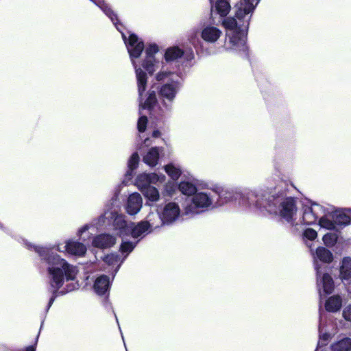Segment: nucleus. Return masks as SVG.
Segmentation results:
<instances>
[{
	"label": "nucleus",
	"mask_w": 351,
	"mask_h": 351,
	"mask_svg": "<svg viewBox=\"0 0 351 351\" xmlns=\"http://www.w3.org/2000/svg\"><path fill=\"white\" fill-rule=\"evenodd\" d=\"M141 192L151 202H157L160 199L159 191L156 187L150 186L141 191Z\"/></svg>",
	"instance_id": "28"
},
{
	"label": "nucleus",
	"mask_w": 351,
	"mask_h": 351,
	"mask_svg": "<svg viewBox=\"0 0 351 351\" xmlns=\"http://www.w3.org/2000/svg\"><path fill=\"white\" fill-rule=\"evenodd\" d=\"M123 260L124 258L120 261L119 256L115 254H108L104 258V261L109 265H114L119 263V267L123 262Z\"/></svg>",
	"instance_id": "32"
},
{
	"label": "nucleus",
	"mask_w": 351,
	"mask_h": 351,
	"mask_svg": "<svg viewBox=\"0 0 351 351\" xmlns=\"http://www.w3.org/2000/svg\"><path fill=\"white\" fill-rule=\"evenodd\" d=\"M126 237H121L122 238V243L120 247V251L122 254H125L124 259L134 250L137 243V242L128 241Z\"/></svg>",
	"instance_id": "30"
},
{
	"label": "nucleus",
	"mask_w": 351,
	"mask_h": 351,
	"mask_svg": "<svg viewBox=\"0 0 351 351\" xmlns=\"http://www.w3.org/2000/svg\"><path fill=\"white\" fill-rule=\"evenodd\" d=\"M340 278L342 280L351 278V258L346 257L343 259L340 268Z\"/></svg>",
	"instance_id": "22"
},
{
	"label": "nucleus",
	"mask_w": 351,
	"mask_h": 351,
	"mask_svg": "<svg viewBox=\"0 0 351 351\" xmlns=\"http://www.w3.org/2000/svg\"><path fill=\"white\" fill-rule=\"evenodd\" d=\"M159 158V148L152 147L143 157V161L149 166L154 167L157 165Z\"/></svg>",
	"instance_id": "23"
},
{
	"label": "nucleus",
	"mask_w": 351,
	"mask_h": 351,
	"mask_svg": "<svg viewBox=\"0 0 351 351\" xmlns=\"http://www.w3.org/2000/svg\"><path fill=\"white\" fill-rule=\"evenodd\" d=\"M110 282L106 276L98 277L94 284V289L99 295L104 294L109 289Z\"/></svg>",
	"instance_id": "20"
},
{
	"label": "nucleus",
	"mask_w": 351,
	"mask_h": 351,
	"mask_svg": "<svg viewBox=\"0 0 351 351\" xmlns=\"http://www.w3.org/2000/svg\"><path fill=\"white\" fill-rule=\"evenodd\" d=\"M319 337L323 340H327L329 338L330 334L327 333L324 330V326L322 323V317L321 316H320V322H319Z\"/></svg>",
	"instance_id": "38"
},
{
	"label": "nucleus",
	"mask_w": 351,
	"mask_h": 351,
	"mask_svg": "<svg viewBox=\"0 0 351 351\" xmlns=\"http://www.w3.org/2000/svg\"><path fill=\"white\" fill-rule=\"evenodd\" d=\"M183 56H184L187 60H191L194 58V54L191 49L184 55V51L178 47H173L166 50L165 58L166 62H171L176 60Z\"/></svg>",
	"instance_id": "17"
},
{
	"label": "nucleus",
	"mask_w": 351,
	"mask_h": 351,
	"mask_svg": "<svg viewBox=\"0 0 351 351\" xmlns=\"http://www.w3.org/2000/svg\"><path fill=\"white\" fill-rule=\"evenodd\" d=\"M342 305V300L340 296L334 295L328 298L325 304L326 311L330 312L338 311Z\"/></svg>",
	"instance_id": "24"
},
{
	"label": "nucleus",
	"mask_w": 351,
	"mask_h": 351,
	"mask_svg": "<svg viewBox=\"0 0 351 351\" xmlns=\"http://www.w3.org/2000/svg\"><path fill=\"white\" fill-rule=\"evenodd\" d=\"M260 0H241L235 6V18H228L223 21L226 28L238 29L241 35L247 30L252 14Z\"/></svg>",
	"instance_id": "5"
},
{
	"label": "nucleus",
	"mask_w": 351,
	"mask_h": 351,
	"mask_svg": "<svg viewBox=\"0 0 351 351\" xmlns=\"http://www.w3.org/2000/svg\"><path fill=\"white\" fill-rule=\"evenodd\" d=\"M223 35V32L217 26L212 24L204 25L200 31L191 29L188 34V40L198 51L204 50V44L215 45Z\"/></svg>",
	"instance_id": "7"
},
{
	"label": "nucleus",
	"mask_w": 351,
	"mask_h": 351,
	"mask_svg": "<svg viewBox=\"0 0 351 351\" xmlns=\"http://www.w3.org/2000/svg\"><path fill=\"white\" fill-rule=\"evenodd\" d=\"M158 47L155 43H150L145 49V58L142 62V66L149 73L152 74L158 67V61H156L154 55L158 51Z\"/></svg>",
	"instance_id": "11"
},
{
	"label": "nucleus",
	"mask_w": 351,
	"mask_h": 351,
	"mask_svg": "<svg viewBox=\"0 0 351 351\" xmlns=\"http://www.w3.org/2000/svg\"><path fill=\"white\" fill-rule=\"evenodd\" d=\"M332 215H328L325 209V215L319 217V224L322 228L328 230H337L335 219H330Z\"/></svg>",
	"instance_id": "26"
},
{
	"label": "nucleus",
	"mask_w": 351,
	"mask_h": 351,
	"mask_svg": "<svg viewBox=\"0 0 351 351\" xmlns=\"http://www.w3.org/2000/svg\"><path fill=\"white\" fill-rule=\"evenodd\" d=\"M315 267L317 270V284L319 295L330 293L334 288L332 278L328 274H324L319 267L317 261H315Z\"/></svg>",
	"instance_id": "10"
},
{
	"label": "nucleus",
	"mask_w": 351,
	"mask_h": 351,
	"mask_svg": "<svg viewBox=\"0 0 351 351\" xmlns=\"http://www.w3.org/2000/svg\"><path fill=\"white\" fill-rule=\"evenodd\" d=\"M139 157L137 153H134L132 156L130 157L129 161H128V168L129 171L127 172L128 174L130 176L131 175V172L133 169H134L138 162Z\"/></svg>",
	"instance_id": "33"
},
{
	"label": "nucleus",
	"mask_w": 351,
	"mask_h": 351,
	"mask_svg": "<svg viewBox=\"0 0 351 351\" xmlns=\"http://www.w3.org/2000/svg\"><path fill=\"white\" fill-rule=\"evenodd\" d=\"M142 205L143 199L141 195L138 193H134L128 197L125 208L129 215H133L140 211Z\"/></svg>",
	"instance_id": "16"
},
{
	"label": "nucleus",
	"mask_w": 351,
	"mask_h": 351,
	"mask_svg": "<svg viewBox=\"0 0 351 351\" xmlns=\"http://www.w3.org/2000/svg\"><path fill=\"white\" fill-rule=\"evenodd\" d=\"M230 193L221 195L216 191L195 193L185 202L184 210L186 214H198L210 207L221 206L229 201Z\"/></svg>",
	"instance_id": "4"
},
{
	"label": "nucleus",
	"mask_w": 351,
	"mask_h": 351,
	"mask_svg": "<svg viewBox=\"0 0 351 351\" xmlns=\"http://www.w3.org/2000/svg\"><path fill=\"white\" fill-rule=\"evenodd\" d=\"M304 237L310 241H313L317 238V233L312 228H307L304 232Z\"/></svg>",
	"instance_id": "37"
},
{
	"label": "nucleus",
	"mask_w": 351,
	"mask_h": 351,
	"mask_svg": "<svg viewBox=\"0 0 351 351\" xmlns=\"http://www.w3.org/2000/svg\"><path fill=\"white\" fill-rule=\"evenodd\" d=\"M140 108L150 109L156 103L154 91L152 89H140L139 91Z\"/></svg>",
	"instance_id": "15"
},
{
	"label": "nucleus",
	"mask_w": 351,
	"mask_h": 351,
	"mask_svg": "<svg viewBox=\"0 0 351 351\" xmlns=\"http://www.w3.org/2000/svg\"><path fill=\"white\" fill-rule=\"evenodd\" d=\"M325 215V208L318 204L313 203L311 206L304 205L302 208V216L296 219L295 225L313 224L317 221L319 217Z\"/></svg>",
	"instance_id": "8"
},
{
	"label": "nucleus",
	"mask_w": 351,
	"mask_h": 351,
	"mask_svg": "<svg viewBox=\"0 0 351 351\" xmlns=\"http://www.w3.org/2000/svg\"><path fill=\"white\" fill-rule=\"evenodd\" d=\"M332 351H350L351 338L343 337L331 345Z\"/></svg>",
	"instance_id": "21"
},
{
	"label": "nucleus",
	"mask_w": 351,
	"mask_h": 351,
	"mask_svg": "<svg viewBox=\"0 0 351 351\" xmlns=\"http://www.w3.org/2000/svg\"><path fill=\"white\" fill-rule=\"evenodd\" d=\"M241 0L237 3H236L233 8L234 13L233 16H227L231 10L230 0H215V3L211 5V12H215L221 18H223L221 21V25L226 30V36L229 39L227 43V49L237 51L241 50L244 47L246 42V36L249 26L247 27V30L245 32V34L241 35V33L238 29H236V28L232 29L226 28L223 23L226 19L228 18H235V6Z\"/></svg>",
	"instance_id": "3"
},
{
	"label": "nucleus",
	"mask_w": 351,
	"mask_h": 351,
	"mask_svg": "<svg viewBox=\"0 0 351 351\" xmlns=\"http://www.w3.org/2000/svg\"><path fill=\"white\" fill-rule=\"evenodd\" d=\"M152 135H153L154 137H156V138L160 136V132L158 131V130L154 131Z\"/></svg>",
	"instance_id": "44"
},
{
	"label": "nucleus",
	"mask_w": 351,
	"mask_h": 351,
	"mask_svg": "<svg viewBox=\"0 0 351 351\" xmlns=\"http://www.w3.org/2000/svg\"><path fill=\"white\" fill-rule=\"evenodd\" d=\"M332 219H335V223L337 228L338 226H346L350 223V218L348 215L341 211H336L332 215Z\"/></svg>",
	"instance_id": "25"
},
{
	"label": "nucleus",
	"mask_w": 351,
	"mask_h": 351,
	"mask_svg": "<svg viewBox=\"0 0 351 351\" xmlns=\"http://www.w3.org/2000/svg\"><path fill=\"white\" fill-rule=\"evenodd\" d=\"M45 263L49 283L53 295L50 298L48 308L56 298V293L62 286L64 280H73L77 274L76 267L68 263L59 255L53 254L51 248L32 246Z\"/></svg>",
	"instance_id": "1"
},
{
	"label": "nucleus",
	"mask_w": 351,
	"mask_h": 351,
	"mask_svg": "<svg viewBox=\"0 0 351 351\" xmlns=\"http://www.w3.org/2000/svg\"><path fill=\"white\" fill-rule=\"evenodd\" d=\"M173 191V185L171 183H168L165 185V191L167 195H171Z\"/></svg>",
	"instance_id": "40"
},
{
	"label": "nucleus",
	"mask_w": 351,
	"mask_h": 351,
	"mask_svg": "<svg viewBox=\"0 0 351 351\" xmlns=\"http://www.w3.org/2000/svg\"><path fill=\"white\" fill-rule=\"evenodd\" d=\"M119 211L118 206L116 208H111L105 211L104 217L114 220V230L119 237L131 234L133 238H138L149 229L147 223L144 221L138 223L136 226H134L133 223H128L124 216L118 213Z\"/></svg>",
	"instance_id": "6"
},
{
	"label": "nucleus",
	"mask_w": 351,
	"mask_h": 351,
	"mask_svg": "<svg viewBox=\"0 0 351 351\" xmlns=\"http://www.w3.org/2000/svg\"><path fill=\"white\" fill-rule=\"evenodd\" d=\"M210 5H212L213 3H215V0H209Z\"/></svg>",
	"instance_id": "45"
},
{
	"label": "nucleus",
	"mask_w": 351,
	"mask_h": 351,
	"mask_svg": "<svg viewBox=\"0 0 351 351\" xmlns=\"http://www.w3.org/2000/svg\"><path fill=\"white\" fill-rule=\"evenodd\" d=\"M343 317L346 320L351 322V304L344 308Z\"/></svg>",
	"instance_id": "39"
},
{
	"label": "nucleus",
	"mask_w": 351,
	"mask_h": 351,
	"mask_svg": "<svg viewBox=\"0 0 351 351\" xmlns=\"http://www.w3.org/2000/svg\"><path fill=\"white\" fill-rule=\"evenodd\" d=\"M180 213V207L176 203L170 202L165 205L162 212V219L165 224L175 221L179 217Z\"/></svg>",
	"instance_id": "14"
},
{
	"label": "nucleus",
	"mask_w": 351,
	"mask_h": 351,
	"mask_svg": "<svg viewBox=\"0 0 351 351\" xmlns=\"http://www.w3.org/2000/svg\"><path fill=\"white\" fill-rule=\"evenodd\" d=\"M89 228V226L88 225H86L84 226V227H82L80 230H79V234H82L83 232H84L85 231L88 230Z\"/></svg>",
	"instance_id": "41"
},
{
	"label": "nucleus",
	"mask_w": 351,
	"mask_h": 351,
	"mask_svg": "<svg viewBox=\"0 0 351 351\" xmlns=\"http://www.w3.org/2000/svg\"><path fill=\"white\" fill-rule=\"evenodd\" d=\"M144 144L146 145V146H148L151 144V141H150V139L149 138H147L145 139L144 141Z\"/></svg>",
	"instance_id": "42"
},
{
	"label": "nucleus",
	"mask_w": 351,
	"mask_h": 351,
	"mask_svg": "<svg viewBox=\"0 0 351 351\" xmlns=\"http://www.w3.org/2000/svg\"><path fill=\"white\" fill-rule=\"evenodd\" d=\"M160 96L163 100L171 101L176 96L175 89H160Z\"/></svg>",
	"instance_id": "34"
},
{
	"label": "nucleus",
	"mask_w": 351,
	"mask_h": 351,
	"mask_svg": "<svg viewBox=\"0 0 351 351\" xmlns=\"http://www.w3.org/2000/svg\"><path fill=\"white\" fill-rule=\"evenodd\" d=\"M144 222L147 223L148 228H150L152 230L165 224L162 213L160 214L159 213H150L147 216V220L144 221Z\"/></svg>",
	"instance_id": "19"
},
{
	"label": "nucleus",
	"mask_w": 351,
	"mask_h": 351,
	"mask_svg": "<svg viewBox=\"0 0 351 351\" xmlns=\"http://www.w3.org/2000/svg\"><path fill=\"white\" fill-rule=\"evenodd\" d=\"M166 173L174 180L179 178L181 175L182 171L180 167L176 166L173 164H169L165 167Z\"/></svg>",
	"instance_id": "31"
},
{
	"label": "nucleus",
	"mask_w": 351,
	"mask_h": 351,
	"mask_svg": "<svg viewBox=\"0 0 351 351\" xmlns=\"http://www.w3.org/2000/svg\"><path fill=\"white\" fill-rule=\"evenodd\" d=\"M178 188L182 193L186 195H193L197 191L195 185L190 181H181Z\"/></svg>",
	"instance_id": "27"
},
{
	"label": "nucleus",
	"mask_w": 351,
	"mask_h": 351,
	"mask_svg": "<svg viewBox=\"0 0 351 351\" xmlns=\"http://www.w3.org/2000/svg\"><path fill=\"white\" fill-rule=\"evenodd\" d=\"M165 180V176L164 175H158L154 173H142L138 176L136 180V185L141 191L147 187L150 186V184L162 183Z\"/></svg>",
	"instance_id": "13"
},
{
	"label": "nucleus",
	"mask_w": 351,
	"mask_h": 351,
	"mask_svg": "<svg viewBox=\"0 0 351 351\" xmlns=\"http://www.w3.org/2000/svg\"><path fill=\"white\" fill-rule=\"evenodd\" d=\"M239 204L243 206H254L260 210H265L270 213H276L278 204L279 215L288 223L295 225L296 207L294 199L291 197L280 199L267 195L261 190L250 191L241 197Z\"/></svg>",
	"instance_id": "2"
},
{
	"label": "nucleus",
	"mask_w": 351,
	"mask_h": 351,
	"mask_svg": "<svg viewBox=\"0 0 351 351\" xmlns=\"http://www.w3.org/2000/svg\"><path fill=\"white\" fill-rule=\"evenodd\" d=\"M147 123V118L145 116H141L138 119L137 128L140 132L145 131L146 125Z\"/></svg>",
	"instance_id": "36"
},
{
	"label": "nucleus",
	"mask_w": 351,
	"mask_h": 351,
	"mask_svg": "<svg viewBox=\"0 0 351 351\" xmlns=\"http://www.w3.org/2000/svg\"><path fill=\"white\" fill-rule=\"evenodd\" d=\"M156 80L160 83L161 88H178L183 82L182 77L178 73L165 70L157 73Z\"/></svg>",
	"instance_id": "9"
},
{
	"label": "nucleus",
	"mask_w": 351,
	"mask_h": 351,
	"mask_svg": "<svg viewBox=\"0 0 351 351\" xmlns=\"http://www.w3.org/2000/svg\"><path fill=\"white\" fill-rule=\"evenodd\" d=\"M115 243V238L108 234H102L95 237L93 245L99 248H106Z\"/></svg>",
	"instance_id": "18"
},
{
	"label": "nucleus",
	"mask_w": 351,
	"mask_h": 351,
	"mask_svg": "<svg viewBox=\"0 0 351 351\" xmlns=\"http://www.w3.org/2000/svg\"><path fill=\"white\" fill-rule=\"evenodd\" d=\"M337 236L334 233H327L323 237V241L327 246H332L335 244Z\"/></svg>",
	"instance_id": "35"
},
{
	"label": "nucleus",
	"mask_w": 351,
	"mask_h": 351,
	"mask_svg": "<svg viewBox=\"0 0 351 351\" xmlns=\"http://www.w3.org/2000/svg\"><path fill=\"white\" fill-rule=\"evenodd\" d=\"M56 249L60 252H66L69 254L79 256L84 255L86 252V247L83 243L71 240L58 244Z\"/></svg>",
	"instance_id": "12"
},
{
	"label": "nucleus",
	"mask_w": 351,
	"mask_h": 351,
	"mask_svg": "<svg viewBox=\"0 0 351 351\" xmlns=\"http://www.w3.org/2000/svg\"><path fill=\"white\" fill-rule=\"evenodd\" d=\"M73 289H75V287H73V288L68 289V291H71V290H73Z\"/></svg>",
	"instance_id": "46"
},
{
	"label": "nucleus",
	"mask_w": 351,
	"mask_h": 351,
	"mask_svg": "<svg viewBox=\"0 0 351 351\" xmlns=\"http://www.w3.org/2000/svg\"><path fill=\"white\" fill-rule=\"evenodd\" d=\"M26 351H36V348L34 346H31L27 348Z\"/></svg>",
	"instance_id": "43"
},
{
	"label": "nucleus",
	"mask_w": 351,
	"mask_h": 351,
	"mask_svg": "<svg viewBox=\"0 0 351 351\" xmlns=\"http://www.w3.org/2000/svg\"><path fill=\"white\" fill-rule=\"evenodd\" d=\"M316 257L324 263H330L332 260V253L327 249L320 247L316 250Z\"/></svg>",
	"instance_id": "29"
}]
</instances>
